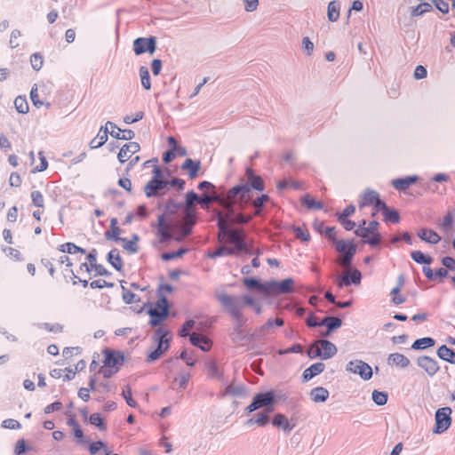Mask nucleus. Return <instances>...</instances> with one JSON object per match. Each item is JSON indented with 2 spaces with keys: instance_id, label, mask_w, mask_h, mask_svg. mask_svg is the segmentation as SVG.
<instances>
[{
  "instance_id": "obj_1",
  "label": "nucleus",
  "mask_w": 455,
  "mask_h": 455,
  "mask_svg": "<svg viewBox=\"0 0 455 455\" xmlns=\"http://www.w3.org/2000/svg\"><path fill=\"white\" fill-rule=\"evenodd\" d=\"M169 331L164 327H159L156 330L152 339L156 347H154L147 356V362L152 363L156 361L164 355L170 347L171 338H168Z\"/></svg>"
},
{
  "instance_id": "obj_2",
  "label": "nucleus",
  "mask_w": 455,
  "mask_h": 455,
  "mask_svg": "<svg viewBox=\"0 0 455 455\" xmlns=\"http://www.w3.org/2000/svg\"><path fill=\"white\" fill-rule=\"evenodd\" d=\"M215 298L227 309L234 320H240L242 318L243 315L242 313L243 305L240 297L228 295L221 291L217 292Z\"/></svg>"
},
{
  "instance_id": "obj_3",
  "label": "nucleus",
  "mask_w": 455,
  "mask_h": 455,
  "mask_svg": "<svg viewBox=\"0 0 455 455\" xmlns=\"http://www.w3.org/2000/svg\"><path fill=\"white\" fill-rule=\"evenodd\" d=\"M336 251L341 255L337 259V263L346 270L351 267L353 257L356 252V246L353 243H347L345 240L336 241Z\"/></svg>"
},
{
  "instance_id": "obj_4",
  "label": "nucleus",
  "mask_w": 455,
  "mask_h": 455,
  "mask_svg": "<svg viewBox=\"0 0 455 455\" xmlns=\"http://www.w3.org/2000/svg\"><path fill=\"white\" fill-rule=\"evenodd\" d=\"M275 403V397L273 391L258 393L253 396L252 402L245 408L247 413L264 408V410L273 409Z\"/></svg>"
},
{
  "instance_id": "obj_5",
  "label": "nucleus",
  "mask_w": 455,
  "mask_h": 455,
  "mask_svg": "<svg viewBox=\"0 0 455 455\" xmlns=\"http://www.w3.org/2000/svg\"><path fill=\"white\" fill-rule=\"evenodd\" d=\"M217 226L219 228L218 238L220 243L223 242V236H226L228 242L232 244L245 238V235L243 229L231 228L230 226L227 225L220 218V221L217 222Z\"/></svg>"
},
{
  "instance_id": "obj_6",
  "label": "nucleus",
  "mask_w": 455,
  "mask_h": 455,
  "mask_svg": "<svg viewBox=\"0 0 455 455\" xmlns=\"http://www.w3.org/2000/svg\"><path fill=\"white\" fill-rule=\"evenodd\" d=\"M451 409L450 407H443L435 411V425L433 428L434 434H442L445 432L451 424Z\"/></svg>"
},
{
  "instance_id": "obj_7",
  "label": "nucleus",
  "mask_w": 455,
  "mask_h": 455,
  "mask_svg": "<svg viewBox=\"0 0 455 455\" xmlns=\"http://www.w3.org/2000/svg\"><path fill=\"white\" fill-rule=\"evenodd\" d=\"M346 371L359 375L363 380H369L372 377V368L363 360L355 359L347 363Z\"/></svg>"
},
{
  "instance_id": "obj_8",
  "label": "nucleus",
  "mask_w": 455,
  "mask_h": 455,
  "mask_svg": "<svg viewBox=\"0 0 455 455\" xmlns=\"http://www.w3.org/2000/svg\"><path fill=\"white\" fill-rule=\"evenodd\" d=\"M237 197L240 208H243L244 204H246L248 201L251 199V196L249 195V188L247 185L243 183L239 184L230 188L226 196V199L228 200V202L235 203V199Z\"/></svg>"
},
{
  "instance_id": "obj_9",
  "label": "nucleus",
  "mask_w": 455,
  "mask_h": 455,
  "mask_svg": "<svg viewBox=\"0 0 455 455\" xmlns=\"http://www.w3.org/2000/svg\"><path fill=\"white\" fill-rule=\"evenodd\" d=\"M156 49V38L155 36L139 37L133 42V51L136 55L145 52L153 54Z\"/></svg>"
},
{
  "instance_id": "obj_10",
  "label": "nucleus",
  "mask_w": 455,
  "mask_h": 455,
  "mask_svg": "<svg viewBox=\"0 0 455 455\" xmlns=\"http://www.w3.org/2000/svg\"><path fill=\"white\" fill-rule=\"evenodd\" d=\"M361 279V272L356 268L351 270L350 267L347 268L343 275L338 276L336 283L339 288H342L343 286H350L352 283L355 285L359 284Z\"/></svg>"
},
{
  "instance_id": "obj_11",
  "label": "nucleus",
  "mask_w": 455,
  "mask_h": 455,
  "mask_svg": "<svg viewBox=\"0 0 455 455\" xmlns=\"http://www.w3.org/2000/svg\"><path fill=\"white\" fill-rule=\"evenodd\" d=\"M169 185L167 180H150L144 187V192L147 197L159 196Z\"/></svg>"
},
{
  "instance_id": "obj_12",
  "label": "nucleus",
  "mask_w": 455,
  "mask_h": 455,
  "mask_svg": "<svg viewBox=\"0 0 455 455\" xmlns=\"http://www.w3.org/2000/svg\"><path fill=\"white\" fill-rule=\"evenodd\" d=\"M294 281L292 278H286L281 282L269 281V294H288L293 291Z\"/></svg>"
},
{
  "instance_id": "obj_13",
  "label": "nucleus",
  "mask_w": 455,
  "mask_h": 455,
  "mask_svg": "<svg viewBox=\"0 0 455 455\" xmlns=\"http://www.w3.org/2000/svg\"><path fill=\"white\" fill-rule=\"evenodd\" d=\"M104 364L107 367L116 369L123 365L124 357L122 352L106 348L104 350Z\"/></svg>"
},
{
  "instance_id": "obj_14",
  "label": "nucleus",
  "mask_w": 455,
  "mask_h": 455,
  "mask_svg": "<svg viewBox=\"0 0 455 455\" xmlns=\"http://www.w3.org/2000/svg\"><path fill=\"white\" fill-rule=\"evenodd\" d=\"M417 364L430 377L434 376L440 369L437 361L427 355L419 356L417 358Z\"/></svg>"
},
{
  "instance_id": "obj_15",
  "label": "nucleus",
  "mask_w": 455,
  "mask_h": 455,
  "mask_svg": "<svg viewBox=\"0 0 455 455\" xmlns=\"http://www.w3.org/2000/svg\"><path fill=\"white\" fill-rule=\"evenodd\" d=\"M140 149V146L137 142H129L124 144L121 148L117 155L118 161L121 164L125 163L128 159L132 157V155L139 152Z\"/></svg>"
},
{
  "instance_id": "obj_16",
  "label": "nucleus",
  "mask_w": 455,
  "mask_h": 455,
  "mask_svg": "<svg viewBox=\"0 0 455 455\" xmlns=\"http://www.w3.org/2000/svg\"><path fill=\"white\" fill-rule=\"evenodd\" d=\"M246 176L248 181L244 184L248 186L249 188V193L251 191V189H256L258 191H263L264 190V181L260 176L255 175L253 170L251 168L246 169Z\"/></svg>"
},
{
  "instance_id": "obj_17",
  "label": "nucleus",
  "mask_w": 455,
  "mask_h": 455,
  "mask_svg": "<svg viewBox=\"0 0 455 455\" xmlns=\"http://www.w3.org/2000/svg\"><path fill=\"white\" fill-rule=\"evenodd\" d=\"M221 207L224 210L223 212H221V211L216 212L218 221H220V218L224 220V222L227 225L230 226V221L235 215V202H228V200Z\"/></svg>"
},
{
  "instance_id": "obj_18",
  "label": "nucleus",
  "mask_w": 455,
  "mask_h": 455,
  "mask_svg": "<svg viewBox=\"0 0 455 455\" xmlns=\"http://www.w3.org/2000/svg\"><path fill=\"white\" fill-rule=\"evenodd\" d=\"M379 223L377 220H371L369 222L368 226L366 227L369 230V232L371 234V238L367 240H363L364 243L370 244L371 247H376L381 243V236L377 232L379 228Z\"/></svg>"
},
{
  "instance_id": "obj_19",
  "label": "nucleus",
  "mask_w": 455,
  "mask_h": 455,
  "mask_svg": "<svg viewBox=\"0 0 455 455\" xmlns=\"http://www.w3.org/2000/svg\"><path fill=\"white\" fill-rule=\"evenodd\" d=\"M189 339L193 346L199 347L204 352L209 351L212 347V341L210 339L196 332L190 334Z\"/></svg>"
},
{
  "instance_id": "obj_20",
  "label": "nucleus",
  "mask_w": 455,
  "mask_h": 455,
  "mask_svg": "<svg viewBox=\"0 0 455 455\" xmlns=\"http://www.w3.org/2000/svg\"><path fill=\"white\" fill-rule=\"evenodd\" d=\"M148 313L151 318L149 324L155 327L168 317L169 309L161 310V308L156 307L150 308Z\"/></svg>"
},
{
  "instance_id": "obj_21",
  "label": "nucleus",
  "mask_w": 455,
  "mask_h": 455,
  "mask_svg": "<svg viewBox=\"0 0 455 455\" xmlns=\"http://www.w3.org/2000/svg\"><path fill=\"white\" fill-rule=\"evenodd\" d=\"M317 343L320 344L322 349V359L327 360L333 357L337 352V347L327 339H317Z\"/></svg>"
},
{
  "instance_id": "obj_22",
  "label": "nucleus",
  "mask_w": 455,
  "mask_h": 455,
  "mask_svg": "<svg viewBox=\"0 0 455 455\" xmlns=\"http://www.w3.org/2000/svg\"><path fill=\"white\" fill-rule=\"evenodd\" d=\"M325 369V364L323 363L318 362L315 363H313L308 368H307L303 373L302 378L303 381L307 382L310 379H312L314 377L319 375L322 373Z\"/></svg>"
},
{
  "instance_id": "obj_23",
  "label": "nucleus",
  "mask_w": 455,
  "mask_h": 455,
  "mask_svg": "<svg viewBox=\"0 0 455 455\" xmlns=\"http://www.w3.org/2000/svg\"><path fill=\"white\" fill-rule=\"evenodd\" d=\"M235 324L233 328V332L231 333V339H232L233 343L239 345L245 339V334L243 330V326L244 323L243 315L242 316V318L240 320H235Z\"/></svg>"
},
{
  "instance_id": "obj_24",
  "label": "nucleus",
  "mask_w": 455,
  "mask_h": 455,
  "mask_svg": "<svg viewBox=\"0 0 455 455\" xmlns=\"http://www.w3.org/2000/svg\"><path fill=\"white\" fill-rule=\"evenodd\" d=\"M201 168L200 161H194L191 158H187L181 165V170L188 171V177L193 180L197 177V173Z\"/></svg>"
},
{
  "instance_id": "obj_25",
  "label": "nucleus",
  "mask_w": 455,
  "mask_h": 455,
  "mask_svg": "<svg viewBox=\"0 0 455 455\" xmlns=\"http://www.w3.org/2000/svg\"><path fill=\"white\" fill-rule=\"evenodd\" d=\"M243 284L249 289H257L266 295H269V281L264 283L255 278H244Z\"/></svg>"
},
{
  "instance_id": "obj_26",
  "label": "nucleus",
  "mask_w": 455,
  "mask_h": 455,
  "mask_svg": "<svg viewBox=\"0 0 455 455\" xmlns=\"http://www.w3.org/2000/svg\"><path fill=\"white\" fill-rule=\"evenodd\" d=\"M410 363V359L400 353H392L387 357V363L389 365H396L403 369L407 368Z\"/></svg>"
},
{
  "instance_id": "obj_27",
  "label": "nucleus",
  "mask_w": 455,
  "mask_h": 455,
  "mask_svg": "<svg viewBox=\"0 0 455 455\" xmlns=\"http://www.w3.org/2000/svg\"><path fill=\"white\" fill-rule=\"evenodd\" d=\"M419 237L427 243L436 244L441 240L440 235L432 229L421 228L418 233Z\"/></svg>"
},
{
  "instance_id": "obj_28",
  "label": "nucleus",
  "mask_w": 455,
  "mask_h": 455,
  "mask_svg": "<svg viewBox=\"0 0 455 455\" xmlns=\"http://www.w3.org/2000/svg\"><path fill=\"white\" fill-rule=\"evenodd\" d=\"M272 424L287 433H290L295 427V425H291L286 416L281 413H277L274 416Z\"/></svg>"
},
{
  "instance_id": "obj_29",
  "label": "nucleus",
  "mask_w": 455,
  "mask_h": 455,
  "mask_svg": "<svg viewBox=\"0 0 455 455\" xmlns=\"http://www.w3.org/2000/svg\"><path fill=\"white\" fill-rule=\"evenodd\" d=\"M418 180L417 176H407L403 179H395L392 180V186L399 190V191H404L406 190L411 185L414 184Z\"/></svg>"
},
{
  "instance_id": "obj_30",
  "label": "nucleus",
  "mask_w": 455,
  "mask_h": 455,
  "mask_svg": "<svg viewBox=\"0 0 455 455\" xmlns=\"http://www.w3.org/2000/svg\"><path fill=\"white\" fill-rule=\"evenodd\" d=\"M108 131L103 126L100 129L97 136L93 138L90 142V148L92 149L100 148L108 140Z\"/></svg>"
},
{
  "instance_id": "obj_31",
  "label": "nucleus",
  "mask_w": 455,
  "mask_h": 455,
  "mask_svg": "<svg viewBox=\"0 0 455 455\" xmlns=\"http://www.w3.org/2000/svg\"><path fill=\"white\" fill-rule=\"evenodd\" d=\"M311 399L315 403H323L329 397V391L323 387H316L310 391Z\"/></svg>"
},
{
  "instance_id": "obj_32",
  "label": "nucleus",
  "mask_w": 455,
  "mask_h": 455,
  "mask_svg": "<svg viewBox=\"0 0 455 455\" xmlns=\"http://www.w3.org/2000/svg\"><path fill=\"white\" fill-rule=\"evenodd\" d=\"M108 261L112 267L120 271L123 267V259L119 254L118 249L115 248L111 250L108 254Z\"/></svg>"
},
{
  "instance_id": "obj_33",
  "label": "nucleus",
  "mask_w": 455,
  "mask_h": 455,
  "mask_svg": "<svg viewBox=\"0 0 455 455\" xmlns=\"http://www.w3.org/2000/svg\"><path fill=\"white\" fill-rule=\"evenodd\" d=\"M207 374L212 379H217L220 381H224V376L222 371L219 369L217 363L214 361H209L206 363Z\"/></svg>"
},
{
  "instance_id": "obj_34",
  "label": "nucleus",
  "mask_w": 455,
  "mask_h": 455,
  "mask_svg": "<svg viewBox=\"0 0 455 455\" xmlns=\"http://www.w3.org/2000/svg\"><path fill=\"white\" fill-rule=\"evenodd\" d=\"M340 4L339 1H331L328 4L327 16L328 20L331 22H335L339 17Z\"/></svg>"
},
{
  "instance_id": "obj_35",
  "label": "nucleus",
  "mask_w": 455,
  "mask_h": 455,
  "mask_svg": "<svg viewBox=\"0 0 455 455\" xmlns=\"http://www.w3.org/2000/svg\"><path fill=\"white\" fill-rule=\"evenodd\" d=\"M379 197V196L375 190L366 189L362 196L363 202L359 204V207L374 204Z\"/></svg>"
},
{
  "instance_id": "obj_36",
  "label": "nucleus",
  "mask_w": 455,
  "mask_h": 455,
  "mask_svg": "<svg viewBox=\"0 0 455 455\" xmlns=\"http://www.w3.org/2000/svg\"><path fill=\"white\" fill-rule=\"evenodd\" d=\"M435 341L433 338L425 337L416 339L411 345V348L415 350H421L435 346Z\"/></svg>"
},
{
  "instance_id": "obj_37",
  "label": "nucleus",
  "mask_w": 455,
  "mask_h": 455,
  "mask_svg": "<svg viewBox=\"0 0 455 455\" xmlns=\"http://www.w3.org/2000/svg\"><path fill=\"white\" fill-rule=\"evenodd\" d=\"M322 325L329 328V331H332L335 329L339 328L342 325V320L336 316H325L321 321Z\"/></svg>"
},
{
  "instance_id": "obj_38",
  "label": "nucleus",
  "mask_w": 455,
  "mask_h": 455,
  "mask_svg": "<svg viewBox=\"0 0 455 455\" xmlns=\"http://www.w3.org/2000/svg\"><path fill=\"white\" fill-rule=\"evenodd\" d=\"M411 257L415 262H417L419 264L429 265L433 261V259L431 256L426 255L420 251H411Z\"/></svg>"
},
{
  "instance_id": "obj_39",
  "label": "nucleus",
  "mask_w": 455,
  "mask_h": 455,
  "mask_svg": "<svg viewBox=\"0 0 455 455\" xmlns=\"http://www.w3.org/2000/svg\"><path fill=\"white\" fill-rule=\"evenodd\" d=\"M59 251H60L62 252H67L68 254H75L76 252H80L82 254H84L86 252L84 249H83L82 247H79V246H77L75 243H70V242L63 243V244H60L59 246Z\"/></svg>"
},
{
  "instance_id": "obj_40",
  "label": "nucleus",
  "mask_w": 455,
  "mask_h": 455,
  "mask_svg": "<svg viewBox=\"0 0 455 455\" xmlns=\"http://www.w3.org/2000/svg\"><path fill=\"white\" fill-rule=\"evenodd\" d=\"M433 7L429 3H419L411 10V17L421 16L426 12L432 11Z\"/></svg>"
},
{
  "instance_id": "obj_41",
  "label": "nucleus",
  "mask_w": 455,
  "mask_h": 455,
  "mask_svg": "<svg viewBox=\"0 0 455 455\" xmlns=\"http://www.w3.org/2000/svg\"><path fill=\"white\" fill-rule=\"evenodd\" d=\"M301 204L308 209L321 210L323 207V204L320 201H315L309 195H305L301 198Z\"/></svg>"
},
{
  "instance_id": "obj_42",
  "label": "nucleus",
  "mask_w": 455,
  "mask_h": 455,
  "mask_svg": "<svg viewBox=\"0 0 455 455\" xmlns=\"http://www.w3.org/2000/svg\"><path fill=\"white\" fill-rule=\"evenodd\" d=\"M231 255H235V250H232L231 247L226 245H221L218 247L214 251L209 253V257L212 259Z\"/></svg>"
},
{
  "instance_id": "obj_43",
  "label": "nucleus",
  "mask_w": 455,
  "mask_h": 455,
  "mask_svg": "<svg viewBox=\"0 0 455 455\" xmlns=\"http://www.w3.org/2000/svg\"><path fill=\"white\" fill-rule=\"evenodd\" d=\"M139 240L138 235H133L132 240H127L126 238H123L121 242L124 243V248L131 253H136L139 251V246L137 242Z\"/></svg>"
},
{
  "instance_id": "obj_44",
  "label": "nucleus",
  "mask_w": 455,
  "mask_h": 455,
  "mask_svg": "<svg viewBox=\"0 0 455 455\" xmlns=\"http://www.w3.org/2000/svg\"><path fill=\"white\" fill-rule=\"evenodd\" d=\"M269 199L270 198L267 195H261L252 202V205L255 208V212L253 213L254 216H259L261 213L264 204L268 202Z\"/></svg>"
},
{
  "instance_id": "obj_45",
  "label": "nucleus",
  "mask_w": 455,
  "mask_h": 455,
  "mask_svg": "<svg viewBox=\"0 0 455 455\" xmlns=\"http://www.w3.org/2000/svg\"><path fill=\"white\" fill-rule=\"evenodd\" d=\"M16 110L20 114H26L28 111V103L25 97L18 96L14 100Z\"/></svg>"
},
{
  "instance_id": "obj_46",
  "label": "nucleus",
  "mask_w": 455,
  "mask_h": 455,
  "mask_svg": "<svg viewBox=\"0 0 455 455\" xmlns=\"http://www.w3.org/2000/svg\"><path fill=\"white\" fill-rule=\"evenodd\" d=\"M371 398L377 405L382 406L387 403L388 395L387 392L373 390Z\"/></svg>"
},
{
  "instance_id": "obj_47",
  "label": "nucleus",
  "mask_w": 455,
  "mask_h": 455,
  "mask_svg": "<svg viewBox=\"0 0 455 455\" xmlns=\"http://www.w3.org/2000/svg\"><path fill=\"white\" fill-rule=\"evenodd\" d=\"M190 379L189 372H180L179 376L174 378L173 383L178 385L180 389H185L188 386V383Z\"/></svg>"
},
{
  "instance_id": "obj_48",
  "label": "nucleus",
  "mask_w": 455,
  "mask_h": 455,
  "mask_svg": "<svg viewBox=\"0 0 455 455\" xmlns=\"http://www.w3.org/2000/svg\"><path fill=\"white\" fill-rule=\"evenodd\" d=\"M274 411V409H267L264 410L263 411H260L256 414L255 421L256 424L264 427L266 426L269 421V413H271Z\"/></svg>"
},
{
  "instance_id": "obj_49",
  "label": "nucleus",
  "mask_w": 455,
  "mask_h": 455,
  "mask_svg": "<svg viewBox=\"0 0 455 455\" xmlns=\"http://www.w3.org/2000/svg\"><path fill=\"white\" fill-rule=\"evenodd\" d=\"M382 213L386 221L392 223H398L400 221L399 212L395 210L387 207Z\"/></svg>"
},
{
  "instance_id": "obj_50",
  "label": "nucleus",
  "mask_w": 455,
  "mask_h": 455,
  "mask_svg": "<svg viewBox=\"0 0 455 455\" xmlns=\"http://www.w3.org/2000/svg\"><path fill=\"white\" fill-rule=\"evenodd\" d=\"M307 356L311 359L320 357L322 359V349L320 344L315 340L311 344L307 351Z\"/></svg>"
},
{
  "instance_id": "obj_51",
  "label": "nucleus",
  "mask_w": 455,
  "mask_h": 455,
  "mask_svg": "<svg viewBox=\"0 0 455 455\" xmlns=\"http://www.w3.org/2000/svg\"><path fill=\"white\" fill-rule=\"evenodd\" d=\"M454 351L449 348L447 346L443 345L437 350V355L446 362L450 363L451 358L453 356Z\"/></svg>"
},
{
  "instance_id": "obj_52",
  "label": "nucleus",
  "mask_w": 455,
  "mask_h": 455,
  "mask_svg": "<svg viewBox=\"0 0 455 455\" xmlns=\"http://www.w3.org/2000/svg\"><path fill=\"white\" fill-rule=\"evenodd\" d=\"M254 215H244L243 213H235L234 218L230 221V226L232 224H238V225H245L249 223Z\"/></svg>"
},
{
  "instance_id": "obj_53",
  "label": "nucleus",
  "mask_w": 455,
  "mask_h": 455,
  "mask_svg": "<svg viewBox=\"0 0 455 455\" xmlns=\"http://www.w3.org/2000/svg\"><path fill=\"white\" fill-rule=\"evenodd\" d=\"M104 449L105 455H110V451L105 447V443L102 441H97L90 444L89 451L92 455H95L100 449Z\"/></svg>"
},
{
  "instance_id": "obj_54",
  "label": "nucleus",
  "mask_w": 455,
  "mask_h": 455,
  "mask_svg": "<svg viewBox=\"0 0 455 455\" xmlns=\"http://www.w3.org/2000/svg\"><path fill=\"white\" fill-rule=\"evenodd\" d=\"M187 251H188V249L180 248L176 251L164 252L161 255V258H162L163 260L168 261V260H171V259H176V258L183 256L185 253H187Z\"/></svg>"
},
{
  "instance_id": "obj_55",
  "label": "nucleus",
  "mask_w": 455,
  "mask_h": 455,
  "mask_svg": "<svg viewBox=\"0 0 455 455\" xmlns=\"http://www.w3.org/2000/svg\"><path fill=\"white\" fill-rule=\"evenodd\" d=\"M293 231L296 238L303 242H308L310 240V235L307 229L301 227H294Z\"/></svg>"
},
{
  "instance_id": "obj_56",
  "label": "nucleus",
  "mask_w": 455,
  "mask_h": 455,
  "mask_svg": "<svg viewBox=\"0 0 455 455\" xmlns=\"http://www.w3.org/2000/svg\"><path fill=\"white\" fill-rule=\"evenodd\" d=\"M31 200L35 206L43 208L44 206V199L43 194L38 190L31 192Z\"/></svg>"
},
{
  "instance_id": "obj_57",
  "label": "nucleus",
  "mask_w": 455,
  "mask_h": 455,
  "mask_svg": "<svg viewBox=\"0 0 455 455\" xmlns=\"http://www.w3.org/2000/svg\"><path fill=\"white\" fill-rule=\"evenodd\" d=\"M30 62H31V66L32 68L38 71L42 68L43 67V63H44V58L43 56L38 53V52H36L34 54L31 55L30 57Z\"/></svg>"
},
{
  "instance_id": "obj_58",
  "label": "nucleus",
  "mask_w": 455,
  "mask_h": 455,
  "mask_svg": "<svg viewBox=\"0 0 455 455\" xmlns=\"http://www.w3.org/2000/svg\"><path fill=\"white\" fill-rule=\"evenodd\" d=\"M123 289V299L126 304H132L135 302H138L140 299H137V295L131 291L124 288V285H122Z\"/></svg>"
},
{
  "instance_id": "obj_59",
  "label": "nucleus",
  "mask_w": 455,
  "mask_h": 455,
  "mask_svg": "<svg viewBox=\"0 0 455 455\" xmlns=\"http://www.w3.org/2000/svg\"><path fill=\"white\" fill-rule=\"evenodd\" d=\"M196 202L199 203L198 195L193 190L188 192L186 198V209L192 210V208L195 206Z\"/></svg>"
},
{
  "instance_id": "obj_60",
  "label": "nucleus",
  "mask_w": 455,
  "mask_h": 455,
  "mask_svg": "<svg viewBox=\"0 0 455 455\" xmlns=\"http://www.w3.org/2000/svg\"><path fill=\"white\" fill-rule=\"evenodd\" d=\"M122 395L125 399L126 403L130 407L135 408L137 406V403L132 398V390H131V387L129 386H125V387L124 388V390L122 392Z\"/></svg>"
},
{
  "instance_id": "obj_61",
  "label": "nucleus",
  "mask_w": 455,
  "mask_h": 455,
  "mask_svg": "<svg viewBox=\"0 0 455 455\" xmlns=\"http://www.w3.org/2000/svg\"><path fill=\"white\" fill-rule=\"evenodd\" d=\"M89 421L92 425L98 427L100 430L106 429V426L103 423V419L101 418L100 413H92L90 416Z\"/></svg>"
},
{
  "instance_id": "obj_62",
  "label": "nucleus",
  "mask_w": 455,
  "mask_h": 455,
  "mask_svg": "<svg viewBox=\"0 0 455 455\" xmlns=\"http://www.w3.org/2000/svg\"><path fill=\"white\" fill-rule=\"evenodd\" d=\"M122 233L121 228H111V230H108L105 232V237L108 240H113L115 242L121 241L123 238L120 237V234Z\"/></svg>"
},
{
  "instance_id": "obj_63",
  "label": "nucleus",
  "mask_w": 455,
  "mask_h": 455,
  "mask_svg": "<svg viewBox=\"0 0 455 455\" xmlns=\"http://www.w3.org/2000/svg\"><path fill=\"white\" fill-rule=\"evenodd\" d=\"M271 327H273V320L272 319H268L265 324H263L258 330H256V331L253 334V336L255 338H257V339H260L261 337L266 335L267 330L271 328Z\"/></svg>"
},
{
  "instance_id": "obj_64",
  "label": "nucleus",
  "mask_w": 455,
  "mask_h": 455,
  "mask_svg": "<svg viewBox=\"0 0 455 455\" xmlns=\"http://www.w3.org/2000/svg\"><path fill=\"white\" fill-rule=\"evenodd\" d=\"M195 323H196V322L192 319L186 321L183 323V325L179 332L180 336H181V337L189 336L190 334L188 333V331L194 328Z\"/></svg>"
}]
</instances>
